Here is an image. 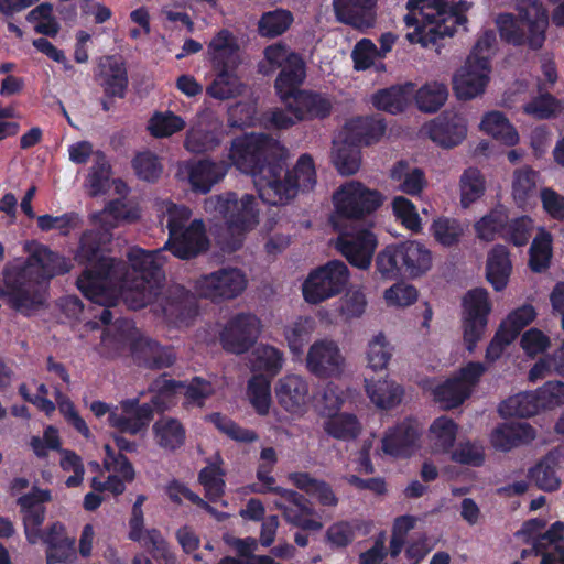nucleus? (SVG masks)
Segmentation results:
<instances>
[{"label":"nucleus","instance_id":"53","mask_svg":"<svg viewBox=\"0 0 564 564\" xmlns=\"http://www.w3.org/2000/svg\"><path fill=\"white\" fill-rule=\"evenodd\" d=\"M371 101L376 109L391 115L403 112L408 106L405 91L399 86L378 90L372 95Z\"/></svg>","mask_w":564,"mask_h":564},{"label":"nucleus","instance_id":"20","mask_svg":"<svg viewBox=\"0 0 564 564\" xmlns=\"http://www.w3.org/2000/svg\"><path fill=\"white\" fill-rule=\"evenodd\" d=\"M491 65L485 58L473 62L466 59L465 65L455 73L453 87L460 100H469L485 91L489 82Z\"/></svg>","mask_w":564,"mask_h":564},{"label":"nucleus","instance_id":"40","mask_svg":"<svg viewBox=\"0 0 564 564\" xmlns=\"http://www.w3.org/2000/svg\"><path fill=\"white\" fill-rule=\"evenodd\" d=\"M239 46L232 33L221 29L208 44V54L213 67H224L225 64H237Z\"/></svg>","mask_w":564,"mask_h":564},{"label":"nucleus","instance_id":"5","mask_svg":"<svg viewBox=\"0 0 564 564\" xmlns=\"http://www.w3.org/2000/svg\"><path fill=\"white\" fill-rule=\"evenodd\" d=\"M432 251L417 240L386 246L376 257V272L384 280L417 279L432 268Z\"/></svg>","mask_w":564,"mask_h":564},{"label":"nucleus","instance_id":"49","mask_svg":"<svg viewBox=\"0 0 564 564\" xmlns=\"http://www.w3.org/2000/svg\"><path fill=\"white\" fill-rule=\"evenodd\" d=\"M324 423L325 432L341 441L355 440L360 433V423L355 414L340 413L328 415Z\"/></svg>","mask_w":564,"mask_h":564},{"label":"nucleus","instance_id":"25","mask_svg":"<svg viewBox=\"0 0 564 564\" xmlns=\"http://www.w3.org/2000/svg\"><path fill=\"white\" fill-rule=\"evenodd\" d=\"M130 350L138 366L151 370L169 368L176 360L173 347L162 346L149 338L140 337L134 339L131 343Z\"/></svg>","mask_w":564,"mask_h":564},{"label":"nucleus","instance_id":"18","mask_svg":"<svg viewBox=\"0 0 564 564\" xmlns=\"http://www.w3.org/2000/svg\"><path fill=\"white\" fill-rule=\"evenodd\" d=\"M153 420L152 405L140 403L139 398L121 400L108 416L111 427L121 434L137 435L147 431Z\"/></svg>","mask_w":564,"mask_h":564},{"label":"nucleus","instance_id":"2","mask_svg":"<svg viewBox=\"0 0 564 564\" xmlns=\"http://www.w3.org/2000/svg\"><path fill=\"white\" fill-rule=\"evenodd\" d=\"M109 241L108 234L100 230H86L79 241L76 258L86 263V269L77 278L76 285L89 301L101 304L111 302V284H118L124 290L123 296L132 292L133 282L140 280V274L132 271L123 260L104 256V246Z\"/></svg>","mask_w":564,"mask_h":564},{"label":"nucleus","instance_id":"30","mask_svg":"<svg viewBox=\"0 0 564 564\" xmlns=\"http://www.w3.org/2000/svg\"><path fill=\"white\" fill-rule=\"evenodd\" d=\"M275 394L285 411L296 413L306 403L308 383L301 376L289 375L279 380Z\"/></svg>","mask_w":564,"mask_h":564},{"label":"nucleus","instance_id":"22","mask_svg":"<svg viewBox=\"0 0 564 564\" xmlns=\"http://www.w3.org/2000/svg\"><path fill=\"white\" fill-rule=\"evenodd\" d=\"M378 0H334L336 19L359 32L366 33L377 23Z\"/></svg>","mask_w":564,"mask_h":564},{"label":"nucleus","instance_id":"48","mask_svg":"<svg viewBox=\"0 0 564 564\" xmlns=\"http://www.w3.org/2000/svg\"><path fill=\"white\" fill-rule=\"evenodd\" d=\"M447 86L440 82L424 84L415 94L417 108L426 113L436 112L447 100Z\"/></svg>","mask_w":564,"mask_h":564},{"label":"nucleus","instance_id":"50","mask_svg":"<svg viewBox=\"0 0 564 564\" xmlns=\"http://www.w3.org/2000/svg\"><path fill=\"white\" fill-rule=\"evenodd\" d=\"M552 258V235L541 229L529 249V267L535 273L549 269Z\"/></svg>","mask_w":564,"mask_h":564},{"label":"nucleus","instance_id":"29","mask_svg":"<svg viewBox=\"0 0 564 564\" xmlns=\"http://www.w3.org/2000/svg\"><path fill=\"white\" fill-rule=\"evenodd\" d=\"M345 137L352 145L369 147L386 133L387 124L380 116L356 117L345 124Z\"/></svg>","mask_w":564,"mask_h":564},{"label":"nucleus","instance_id":"54","mask_svg":"<svg viewBox=\"0 0 564 564\" xmlns=\"http://www.w3.org/2000/svg\"><path fill=\"white\" fill-rule=\"evenodd\" d=\"M460 203L463 207H469L485 193V180L477 167H468L464 171L459 181Z\"/></svg>","mask_w":564,"mask_h":564},{"label":"nucleus","instance_id":"44","mask_svg":"<svg viewBox=\"0 0 564 564\" xmlns=\"http://www.w3.org/2000/svg\"><path fill=\"white\" fill-rule=\"evenodd\" d=\"M480 129L506 145H516L519 134L507 117L500 111L486 113L480 122Z\"/></svg>","mask_w":564,"mask_h":564},{"label":"nucleus","instance_id":"56","mask_svg":"<svg viewBox=\"0 0 564 564\" xmlns=\"http://www.w3.org/2000/svg\"><path fill=\"white\" fill-rule=\"evenodd\" d=\"M148 130L154 138H167L185 128L182 117L172 111H156L148 121Z\"/></svg>","mask_w":564,"mask_h":564},{"label":"nucleus","instance_id":"31","mask_svg":"<svg viewBox=\"0 0 564 564\" xmlns=\"http://www.w3.org/2000/svg\"><path fill=\"white\" fill-rule=\"evenodd\" d=\"M536 436L535 430L529 423H502L491 433V444L495 448L508 452L522 444H529Z\"/></svg>","mask_w":564,"mask_h":564},{"label":"nucleus","instance_id":"15","mask_svg":"<svg viewBox=\"0 0 564 564\" xmlns=\"http://www.w3.org/2000/svg\"><path fill=\"white\" fill-rule=\"evenodd\" d=\"M470 7L471 3L465 0L448 2L447 15L443 18V23H432L427 30L423 26L417 28L406 34L408 41L412 44H420L422 47H429L430 45L437 44L438 41L445 37H452L458 25L467 23L466 12Z\"/></svg>","mask_w":564,"mask_h":564},{"label":"nucleus","instance_id":"11","mask_svg":"<svg viewBox=\"0 0 564 564\" xmlns=\"http://www.w3.org/2000/svg\"><path fill=\"white\" fill-rule=\"evenodd\" d=\"M349 280L348 267L341 260H330L313 269L303 283V296L310 304H319L340 294Z\"/></svg>","mask_w":564,"mask_h":564},{"label":"nucleus","instance_id":"16","mask_svg":"<svg viewBox=\"0 0 564 564\" xmlns=\"http://www.w3.org/2000/svg\"><path fill=\"white\" fill-rule=\"evenodd\" d=\"M260 319L251 313H238L232 316L220 332L223 348L232 354L248 351L257 341Z\"/></svg>","mask_w":564,"mask_h":564},{"label":"nucleus","instance_id":"62","mask_svg":"<svg viewBox=\"0 0 564 564\" xmlns=\"http://www.w3.org/2000/svg\"><path fill=\"white\" fill-rule=\"evenodd\" d=\"M263 54L264 62L259 64V72L264 76H269L288 64L291 56L297 53L290 51L285 44L275 43L267 46Z\"/></svg>","mask_w":564,"mask_h":564},{"label":"nucleus","instance_id":"3","mask_svg":"<svg viewBox=\"0 0 564 564\" xmlns=\"http://www.w3.org/2000/svg\"><path fill=\"white\" fill-rule=\"evenodd\" d=\"M518 19L512 13H500L496 24L500 37L514 46L528 45L540 50L545 42L549 23L547 12L540 0H520Z\"/></svg>","mask_w":564,"mask_h":564},{"label":"nucleus","instance_id":"26","mask_svg":"<svg viewBox=\"0 0 564 564\" xmlns=\"http://www.w3.org/2000/svg\"><path fill=\"white\" fill-rule=\"evenodd\" d=\"M231 164L227 160L202 159L188 165V182L195 193L207 194L228 173Z\"/></svg>","mask_w":564,"mask_h":564},{"label":"nucleus","instance_id":"60","mask_svg":"<svg viewBox=\"0 0 564 564\" xmlns=\"http://www.w3.org/2000/svg\"><path fill=\"white\" fill-rule=\"evenodd\" d=\"M534 221L528 215H522L512 219L508 218L502 239L516 247L525 246L533 232Z\"/></svg>","mask_w":564,"mask_h":564},{"label":"nucleus","instance_id":"47","mask_svg":"<svg viewBox=\"0 0 564 564\" xmlns=\"http://www.w3.org/2000/svg\"><path fill=\"white\" fill-rule=\"evenodd\" d=\"M205 421L212 423L221 434L238 443L249 444L259 438L257 432L240 426L232 419L220 412L207 414Z\"/></svg>","mask_w":564,"mask_h":564},{"label":"nucleus","instance_id":"58","mask_svg":"<svg viewBox=\"0 0 564 564\" xmlns=\"http://www.w3.org/2000/svg\"><path fill=\"white\" fill-rule=\"evenodd\" d=\"M292 22L293 15L288 10L276 9L264 12L259 21V33L265 37H275L283 34Z\"/></svg>","mask_w":564,"mask_h":564},{"label":"nucleus","instance_id":"12","mask_svg":"<svg viewBox=\"0 0 564 564\" xmlns=\"http://www.w3.org/2000/svg\"><path fill=\"white\" fill-rule=\"evenodd\" d=\"M463 330L465 347L474 352L485 334L491 312L489 293L485 288L469 290L463 297Z\"/></svg>","mask_w":564,"mask_h":564},{"label":"nucleus","instance_id":"23","mask_svg":"<svg viewBox=\"0 0 564 564\" xmlns=\"http://www.w3.org/2000/svg\"><path fill=\"white\" fill-rule=\"evenodd\" d=\"M291 115L299 121L324 120L332 115L333 102L330 98L319 91L302 89L284 104Z\"/></svg>","mask_w":564,"mask_h":564},{"label":"nucleus","instance_id":"45","mask_svg":"<svg viewBox=\"0 0 564 564\" xmlns=\"http://www.w3.org/2000/svg\"><path fill=\"white\" fill-rule=\"evenodd\" d=\"M432 393L435 402L443 409L451 410L462 405L470 397L471 391L462 383V380L452 377L437 384Z\"/></svg>","mask_w":564,"mask_h":564},{"label":"nucleus","instance_id":"34","mask_svg":"<svg viewBox=\"0 0 564 564\" xmlns=\"http://www.w3.org/2000/svg\"><path fill=\"white\" fill-rule=\"evenodd\" d=\"M155 443L164 451L175 452L186 441V430L183 423L175 417L162 416L152 425Z\"/></svg>","mask_w":564,"mask_h":564},{"label":"nucleus","instance_id":"41","mask_svg":"<svg viewBox=\"0 0 564 564\" xmlns=\"http://www.w3.org/2000/svg\"><path fill=\"white\" fill-rule=\"evenodd\" d=\"M111 174L112 167L107 155L101 150H96L93 165L85 181V185L91 197L102 195L109 189Z\"/></svg>","mask_w":564,"mask_h":564},{"label":"nucleus","instance_id":"46","mask_svg":"<svg viewBox=\"0 0 564 564\" xmlns=\"http://www.w3.org/2000/svg\"><path fill=\"white\" fill-rule=\"evenodd\" d=\"M508 217V212L502 206L492 208L475 223L476 236L487 242L494 241L497 236L502 239Z\"/></svg>","mask_w":564,"mask_h":564},{"label":"nucleus","instance_id":"52","mask_svg":"<svg viewBox=\"0 0 564 564\" xmlns=\"http://www.w3.org/2000/svg\"><path fill=\"white\" fill-rule=\"evenodd\" d=\"M247 394L259 415H267L271 405L270 380L263 375H254L248 381Z\"/></svg>","mask_w":564,"mask_h":564},{"label":"nucleus","instance_id":"27","mask_svg":"<svg viewBox=\"0 0 564 564\" xmlns=\"http://www.w3.org/2000/svg\"><path fill=\"white\" fill-rule=\"evenodd\" d=\"M420 432L411 419L390 427L382 437V451L393 457H409L414 452Z\"/></svg>","mask_w":564,"mask_h":564},{"label":"nucleus","instance_id":"36","mask_svg":"<svg viewBox=\"0 0 564 564\" xmlns=\"http://www.w3.org/2000/svg\"><path fill=\"white\" fill-rule=\"evenodd\" d=\"M31 259L37 264L36 283L47 282L54 276L63 275L70 271L73 264L69 259L42 246Z\"/></svg>","mask_w":564,"mask_h":564},{"label":"nucleus","instance_id":"28","mask_svg":"<svg viewBox=\"0 0 564 564\" xmlns=\"http://www.w3.org/2000/svg\"><path fill=\"white\" fill-rule=\"evenodd\" d=\"M280 72L274 80V90L283 104H286L297 91L306 79V63L301 54H294L288 64L279 68Z\"/></svg>","mask_w":564,"mask_h":564},{"label":"nucleus","instance_id":"57","mask_svg":"<svg viewBox=\"0 0 564 564\" xmlns=\"http://www.w3.org/2000/svg\"><path fill=\"white\" fill-rule=\"evenodd\" d=\"M430 230L435 241L446 248L456 246L464 234L459 220L448 217L435 219Z\"/></svg>","mask_w":564,"mask_h":564},{"label":"nucleus","instance_id":"39","mask_svg":"<svg viewBox=\"0 0 564 564\" xmlns=\"http://www.w3.org/2000/svg\"><path fill=\"white\" fill-rule=\"evenodd\" d=\"M366 392L379 409L390 410L399 405L404 393L403 388L390 380H366Z\"/></svg>","mask_w":564,"mask_h":564},{"label":"nucleus","instance_id":"55","mask_svg":"<svg viewBox=\"0 0 564 564\" xmlns=\"http://www.w3.org/2000/svg\"><path fill=\"white\" fill-rule=\"evenodd\" d=\"M528 478L541 490L546 492L555 491L560 488L561 480L556 475L553 462L550 456H545L538 462L528 471Z\"/></svg>","mask_w":564,"mask_h":564},{"label":"nucleus","instance_id":"4","mask_svg":"<svg viewBox=\"0 0 564 564\" xmlns=\"http://www.w3.org/2000/svg\"><path fill=\"white\" fill-rule=\"evenodd\" d=\"M270 181L259 188L260 198L268 205H283L295 197L299 191L308 192L316 185L313 158L302 154L292 170L285 171V161L280 155L272 167Z\"/></svg>","mask_w":564,"mask_h":564},{"label":"nucleus","instance_id":"63","mask_svg":"<svg viewBox=\"0 0 564 564\" xmlns=\"http://www.w3.org/2000/svg\"><path fill=\"white\" fill-rule=\"evenodd\" d=\"M312 319L300 317L292 325H289L284 329V336L288 341L290 350L299 356L303 354L304 346L310 339L312 330Z\"/></svg>","mask_w":564,"mask_h":564},{"label":"nucleus","instance_id":"6","mask_svg":"<svg viewBox=\"0 0 564 564\" xmlns=\"http://www.w3.org/2000/svg\"><path fill=\"white\" fill-rule=\"evenodd\" d=\"M276 150L279 142L268 134H243L231 141L228 162L242 173L258 177L256 186L259 189L270 181L271 167L280 156L275 154Z\"/></svg>","mask_w":564,"mask_h":564},{"label":"nucleus","instance_id":"17","mask_svg":"<svg viewBox=\"0 0 564 564\" xmlns=\"http://www.w3.org/2000/svg\"><path fill=\"white\" fill-rule=\"evenodd\" d=\"M52 501V492L36 486L17 499L26 541L36 544L42 535V525L46 519L45 503Z\"/></svg>","mask_w":564,"mask_h":564},{"label":"nucleus","instance_id":"19","mask_svg":"<svg viewBox=\"0 0 564 564\" xmlns=\"http://www.w3.org/2000/svg\"><path fill=\"white\" fill-rule=\"evenodd\" d=\"M162 313L167 323L177 327L188 326L198 314L195 295L183 285H172L160 301Z\"/></svg>","mask_w":564,"mask_h":564},{"label":"nucleus","instance_id":"24","mask_svg":"<svg viewBox=\"0 0 564 564\" xmlns=\"http://www.w3.org/2000/svg\"><path fill=\"white\" fill-rule=\"evenodd\" d=\"M344 358L340 350L332 340L315 341L306 357V367L318 378H330L340 375Z\"/></svg>","mask_w":564,"mask_h":564},{"label":"nucleus","instance_id":"9","mask_svg":"<svg viewBox=\"0 0 564 564\" xmlns=\"http://www.w3.org/2000/svg\"><path fill=\"white\" fill-rule=\"evenodd\" d=\"M335 215L330 221L338 229V219L359 220L376 212L382 205V195L376 189H369L360 182H349L341 185L333 195Z\"/></svg>","mask_w":564,"mask_h":564},{"label":"nucleus","instance_id":"43","mask_svg":"<svg viewBox=\"0 0 564 564\" xmlns=\"http://www.w3.org/2000/svg\"><path fill=\"white\" fill-rule=\"evenodd\" d=\"M390 176L394 181H400V189L411 196L420 195L427 185L424 171L421 167L410 169L404 160L393 165Z\"/></svg>","mask_w":564,"mask_h":564},{"label":"nucleus","instance_id":"59","mask_svg":"<svg viewBox=\"0 0 564 564\" xmlns=\"http://www.w3.org/2000/svg\"><path fill=\"white\" fill-rule=\"evenodd\" d=\"M225 473L217 465H208L198 474V481L205 489L206 498L212 502H217L225 494L226 482Z\"/></svg>","mask_w":564,"mask_h":564},{"label":"nucleus","instance_id":"38","mask_svg":"<svg viewBox=\"0 0 564 564\" xmlns=\"http://www.w3.org/2000/svg\"><path fill=\"white\" fill-rule=\"evenodd\" d=\"M539 172L530 166L516 169L512 176L511 195L518 208L525 209L536 196Z\"/></svg>","mask_w":564,"mask_h":564},{"label":"nucleus","instance_id":"8","mask_svg":"<svg viewBox=\"0 0 564 564\" xmlns=\"http://www.w3.org/2000/svg\"><path fill=\"white\" fill-rule=\"evenodd\" d=\"M214 209L225 219L228 229L237 235L230 250L240 249L246 232L252 230L259 223V209L257 198L251 194H245L240 199L234 192L210 198Z\"/></svg>","mask_w":564,"mask_h":564},{"label":"nucleus","instance_id":"14","mask_svg":"<svg viewBox=\"0 0 564 564\" xmlns=\"http://www.w3.org/2000/svg\"><path fill=\"white\" fill-rule=\"evenodd\" d=\"M339 235L336 240V249L346 260L358 269L366 270L370 267L375 250L378 245L376 235L367 228L337 229Z\"/></svg>","mask_w":564,"mask_h":564},{"label":"nucleus","instance_id":"1","mask_svg":"<svg viewBox=\"0 0 564 564\" xmlns=\"http://www.w3.org/2000/svg\"><path fill=\"white\" fill-rule=\"evenodd\" d=\"M209 245L204 221L194 219L185 230L169 235L163 248L152 251L131 248L128 260L133 272L140 274V280L133 282L132 292L127 295L128 305L132 310H141L158 300L165 280L164 251H170L177 259L191 260L207 251Z\"/></svg>","mask_w":564,"mask_h":564},{"label":"nucleus","instance_id":"10","mask_svg":"<svg viewBox=\"0 0 564 564\" xmlns=\"http://www.w3.org/2000/svg\"><path fill=\"white\" fill-rule=\"evenodd\" d=\"M33 273L32 268H4L0 278V300L22 313L40 307L43 299L33 282Z\"/></svg>","mask_w":564,"mask_h":564},{"label":"nucleus","instance_id":"35","mask_svg":"<svg viewBox=\"0 0 564 564\" xmlns=\"http://www.w3.org/2000/svg\"><path fill=\"white\" fill-rule=\"evenodd\" d=\"M289 480L306 495L317 499L324 507H336L338 498L332 486L325 480L314 478L307 471H294L288 476Z\"/></svg>","mask_w":564,"mask_h":564},{"label":"nucleus","instance_id":"51","mask_svg":"<svg viewBox=\"0 0 564 564\" xmlns=\"http://www.w3.org/2000/svg\"><path fill=\"white\" fill-rule=\"evenodd\" d=\"M359 148L348 142L346 137L343 143L335 144L332 161L341 175H352L359 170L361 162Z\"/></svg>","mask_w":564,"mask_h":564},{"label":"nucleus","instance_id":"33","mask_svg":"<svg viewBox=\"0 0 564 564\" xmlns=\"http://www.w3.org/2000/svg\"><path fill=\"white\" fill-rule=\"evenodd\" d=\"M101 87L106 97L123 99L128 91L129 78L124 62L120 57L107 56L100 72Z\"/></svg>","mask_w":564,"mask_h":564},{"label":"nucleus","instance_id":"7","mask_svg":"<svg viewBox=\"0 0 564 564\" xmlns=\"http://www.w3.org/2000/svg\"><path fill=\"white\" fill-rule=\"evenodd\" d=\"M273 467L260 464L257 469V478L262 482L261 487L253 485L251 490L257 494L272 492L281 497L275 500L274 506L282 511L285 521L304 531H319L323 523L314 519L316 514L311 501L302 494L280 486H273L275 478L271 476Z\"/></svg>","mask_w":564,"mask_h":564},{"label":"nucleus","instance_id":"13","mask_svg":"<svg viewBox=\"0 0 564 564\" xmlns=\"http://www.w3.org/2000/svg\"><path fill=\"white\" fill-rule=\"evenodd\" d=\"M247 286L246 275L237 268H221L204 274L195 281V292L199 297L213 302L237 297Z\"/></svg>","mask_w":564,"mask_h":564},{"label":"nucleus","instance_id":"61","mask_svg":"<svg viewBox=\"0 0 564 564\" xmlns=\"http://www.w3.org/2000/svg\"><path fill=\"white\" fill-rule=\"evenodd\" d=\"M458 425L456 422L445 415L433 421L430 426V433L435 440V445L443 452H448L456 441Z\"/></svg>","mask_w":564,"mask_h":564},{"label":"nucleus","instance_id":"64","mask_svg":"<svg viewBox=\"0 0 564 564\" xmlns=\"http://www.w3.org/2000/svg\"><path fill=\"white\" fill-rule=\"evenodd\" d=\"M535 317L536 312L533 305L523 304L522 306L511 311L499 326H503L506 333L514 340L521 330L532 323Z\"/></svg>","mask_w":564,"mask_h":564},{"label":"nucleus","instance_id":"32","mask_svg":"<svg viewBox=\"0 0 564 564\" xmlns=\"http://www.w3.org/2000/svg\"><path fill=\"white\" fill-rule=\"evenodd\" d=\"M512 271L509 249L500 243L495 245L488 252L486 261V279L495 291L506 289Z\"/></svg>","mask_w":564,"mask_h":564},{"label":"nucleus","instance_id":"37","mask_svg":"<svg viewBox=\"0 0 564 564\" xmlns=\"http://www.w3.org/2000/svg\"><path fill=\"white\" fill-rule=\"evenodd\" d=\"M237 64H225L224 67H213L216 77L206 88L207 95L218 100L236 98L242 94L243 85L236 74Z\"/></svg>","mask_w":564,"mask_h":564},{"label":"nucleus","instance_id":"42","mask_svg":"<svg viewBox=\"0 0 564 564\" xmlns=\"http://www.w3.org/2000/svg\"><path fill=\"white\" fill-rule=\"evenodd\" d=\"M542 410L534 391L521 392L503 400L498 412L502 417H530Z\"/></svg>","mask_w":564,"mask_h":564},{"label":"nucleus","instance_id":"21","mask_svg":"<svg viewBox=\"0 0 564 564\" xmlns=\"http://www.w3.org/2000/svg\"><path fill=\"white\" fill-rule=\"evenodd\" d=\"M430 139L445 149L460 144L467 135V122L456 111L444 110L427 124Z\"/></svg>","mask_w":564,"mask_h":564}]
</instances>
